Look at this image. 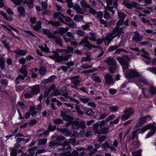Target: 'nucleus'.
Here are the masks:
<instances>
[{
  "instance_id": "f257e3e1",
  "label": "nucleus",
  "mask_w": 156,
  "mask_h": 156,
  "mask_svg": "<svg viewBox=\"0 0 156 156\" xmlns=\"http://www.w3.org/2000/svg\"><path fill=\"white\" fill-rule=\"evenodd\" d=\"M116 59L122 66L123 71L126 74V76L127 77L131 78L133 77H140L139 82L144 84L147 83L146 79L136 70H127V68L129 67V64L127 61H130V58L128 56H124L123 58L118 57Z\"/></svg>"
},
{
  "instance_id": "f03ea898",
  "label": "nucleus",
  "mask_w": 156,
  "mask_h": 156,
  "mask_svg": "<svg viewBox=\"0 0 156 156\" xmlns=\"http://www.w3.org/2000/svg\"><path fill=\"white\" fill-rule=\"evenodd\" d=\"M118 16L119 18L116 24L115 28L111 33L107 34L106 37L103 39L105 45L108 46L112 39L118 36V37L120 36L121 34L123 33L124 31V27H120V26L124 23V20L126 17V15L121 12H118Z\"/></svg>"
},
{
  "instance_id": "7ed1b4c3",
  "label": "nucleus",
  "mask_w": 156,
  "mask_h": 156,
  "mask_svg": "<svg viewBox=\"0 0 156 156\" xmlns=\"http://www.w3.org/2000/svg\"><path fill=\"white\" fill-rule=\"evenodd\" d=\"M61 115L64 120L69 122L66 124L67 126L69 125L68 123H72L73 124L72 127L73 129H77L80 127L82 129L85 128L86 126L84 121L79 122L78 120L73 121L72 118L66 115L65 113L62 111L61 112Z\"/></svg>"
},
{
  "instance_id": "20e7f679",
  "label": "nucleus",
  "mask_w": 156,
  "mask_h": 156,
  "mask_svg": "<svg viewBox=\"0 0 156 156\" xmlns=\"http://www.w3.org/2000/svg\"><path fill=\"white\" fill-rule=\"evenodd\" d=\"M96 36L95 34L93 33H90L87 36H85L83 39L82 40L80 43L79 45H81L84 44V46L87 47L88 48L91 49L92 47L97 48L96 46L92 45L88 41V38L91 41H96Z\"/></svg>"
},
{
  "instance_id": "39448f33",
  "label": "nucleus",
  "mask_w": 156,
  "mask_h": 156,
  "mask_svg": "<svg viewBox=\"0 0 156 156\" xmlns=\"http://www.w3.org/2000/svg\"><path fill=\"white\" fill-rule=\"evenodd\" d=\"M149 129H150L151 130L147 133L146 136V138H149L152 135H153L155 131V127L154 125L152 124H148L140 130L137 129L133 131L132 134L133 138V139L136 137V133L138 131H139V132H140V131L142 132H144Z\"/></svg>"
},
{
  "instance_id": "423d86ee",
  "label": "nucleus",
  "mask_w": 156,
  "mask_h": 156,
  "mask_svg": "<svg viewBox=\"0 0 156 156\" xmlns=\"http://www.w3.org/2000/svg\"><path fill=\"white\" fill-rule=\"evenodd\" d=\"M53 52L54 55L49 56V57L56 62H60L63 60L67 61L71 57V55H70L61 57L59 56L58 52L56 51H54Z\"/></svg>"
},
{
  "instance_id": "0eeeda50",
  "label": "nucleus",
  "mask_w": 156,
  "mask_h": 156,
  "mask_svg": "<svg viewBox=\"0 0 156 156\" xmlns=\"http://www.w3.org/2000/svg\"><path fill=\"white\" fill-rule=\"evenodd\" d=\"M62 147L59 149L58 151H63L62 153H60L59 155L61 156H71V152L69 151H66L65 149H68L69 150L70 149L71 147L70 145H68V143L66 141L64 142L62 144Z\"/></svg>"
},
{
  "instance_id": "6e6552de",
  "label": "nucleus",
  "mask_w": 156,
  "mask_h": 156,
  "mask_svg": "<svg viewBox=\"0 0 156 156\" xmlns=\"http://www.w3.org/2000/svg\"><path fill=\"white\" fill-rule=\"evenodd\" d=\"M26 66L25 65H23L22 66L21 69L20 70V72L24 75L23 76L20 75L17 77L16 78L15 80L16 83V84L19 83L18 80H19L20 79V80H22L25 78L27 74V72L26 70Z\"/></svg>"
},
{
  "instance_id": "1a4fd4ad",
  "label": "nucleus",
  "mask_w": 156,
  "mask_h": 156,
  "mask_svg": "<svg viewBox=\"0 0 156 156\" xmlns=\"http://www.w3.org/2000/svg\"><path fill=\"white\" fill-rule=\"evenodd\" d=\"M133 109L131 108H127L125 111V114L122 115L121 119L125 121L129 118L133 113Z\"/></svg>"
},
{
  "instance_id": "9d476101",
  "label": "nucleus",
  "mask_w": 156,
  "mask_h": 156,
  "mask_svg": "<svg viewBox=\"0 0 156 156\" xmlns=\"http://www.w3.org/2000/svg\"><path fill=\"white\" fill-rule=\"evenodd\" d=\"M73 9L76 10L77 13L80 14H83L87 10L86 8H81L79 5L78 4H76L73 6Z\"/></svg>"
},
{
  "instance_id": "9b49d317",
  "label": "nucleus",
  "mask_w": 156,
  "mask_h": 156,
  "mask_svg": "<svg viewBox=\"0 0 156 156\" xmlns=\"http://www.w3.org/2000/svg\"><path fill=\"white\" fill-rule=\"evenodd\" d=\"M113 1V0H106L107 5L106 6L102 3V5L103 6L105 7V9L106 10L108 9V11H111L112 12V13L114 14L115 13V12L113 10V7H110L109 6L110 5H112Z\"/></svg>"
},
{
  "instance_id": "f8f14e48",
  "label": "nucleus",
  "mask_w": 156,
  "mask_h": 156,
  "mask_svg": "<svg viewBox=\"0 0 156 156\" xmlns=\"http://www.w3.org/2000/svg\"><path fill=\"white\" fill-rule=\"evenodd\" d=\"M123 4L128 9H131L133 7L137 8L139 7L138 5L135 2H132L131 3L127 1H124Z\"/></svg>"
},
{
  "instance_id": "ddd939ff",
  "label": "nucleus",
  "mask_w": 156,
  "mask_h": 156,
  "mask_svg": "<svg viewBox=\"0 0 156 156\" xmlns=\"http://www.w3.org/2000/svg\"><path fill=\"white\" fill-rule=\"evenodd\" d=\"M142 52L144 53V55H141L143 56L144 58V60L145 62L147 64H150L151 63V59L149 57L148 53L145 51L144 49H142Z\"/></svg>"
},
{
  "instance_id": "4468645a",
  "label": "nucleus",
  "mask_w": 156,
  "mask_h": 156,
  "mask_svg": "<svg viewBox=\"0 0 156 156\" xmlns=\"http://www.w3.org/2000/svg\"><path fill=\"white\" fill-rule=\"evenodd\" d=\"M108 67L117 65L115 60L112 57H109L105 61Z\"/></svg>"
},
{
  "instance_id": "2eb2a0df",
  "label": "nucleus",
  "mask_w": 156,
  "mask_h": 156,
  "mask_svg": "<svg viewBox=\"0 0 156 156\" xmlns=\"http://www.w3.org/2000/svg\"><path fill=\"white\" fill-rule=\"evenodd\" d=\"M106 80L105 83L107 85H112L113 83V78L111 75L109 74H106L105 75Z\"/></svg>"
},
{
  "instance_id": "dca6fc26",
  "label": "nucleus",
  "mask_w": 156,
  "mask_h": 156,
  "mask_svg": "<svg viewBox=\"0 0 156 156\" xmlns=\"http://www.w3.org/2000/svg\"><path fill=\"white\" fill-rule=\"evenodd\" d=\"M64 19L67 22L66 23L67 25L73 28L76 26V24L73 21L71 20L69 17L65 16Z\"/></svg>"
},
{
  "instance_id": "f3484780",
  "label": "nucleus",
  "mask_w": 156,
  "mask_h": 156,
  "mask_svg": "<svg viewBox=\"0 0 156 156\" xmlns=\"http://www.w3.org/2000/svg\"><path fill=\"white\" fill-rule=\"evenodd\" d=\"M73 48H71L69 46L67 47L66 49H57V51L58 52L64 53H69L73 51Z\"/></svg>"
},
{
  "instance_id": "a211bd4d",
  "label": "nucleus",
  "mask_w": 156,
  "mask_h": 156,
  "mask_svg": "<svg viewBox=\"0 0 156 156\" xmlns=\"http://www.w3.org/2000/svg\"><path fill=\"white\" fill-rule=\"evenodd\" d=\"M54 17L57 18V19L62 23H65L64 20L65 16L62 14H61L60 12L55 13L54 14Z\"/></svg>"
},
{
  "instance_id": "6ab92c4d",
  "label": "nucleus",
  "mask_w": 156,
  "mask_h": 156,
  "mask_svg": "<svg viewBox=\"0 0 156 156\" xmlns=\"http://www.w3.org/2000/svg\"><path fill=\"white\" fill-rule=\"evenodd\" d=\"M134 34V36L132 39L133 41L139 42L142 40V37L140 36L139 34L137 32H135Z\"/></svg>"
},
{
  "instance_id": "aec40b11",
  "label": "nucleus",
  "mask_w": 156,
  "mask_h": 156,
  "mask_svg": "<svg viewBox=\"0 0 156 156\" xmlns=\"http://www.w3.org/2000/svg\"><path fill=\"white\" fill-rule=\"evenodd\" d=\"M70 79L71 80L72 83L76 85H78L80 83L79 76H78L71 77Z\"/></svg>"
},
{
  "instance_id": "412c9836",
  "label": "nucleus",
  "mask_w": 156,
  "mask_h": 156,
  "mask_svg": "<svg viewBox=\"0 0 156 156\" xmlns=\"http://www.w3.org/2000/svg\"><path fill=\"white\" fill-rule=\"evenodd\" d=\"M43 33L47 35L48 37L52 38H55V36L53 35L52 33H50L49 31L46 29H42Z\"/></svg>"
},
{
  "instance_id": "4be33fe9",
  "label": "nucleus",
  "mask_w": 156,
  "mask_h": 156,
  "mask_svg": "<svg viewBox=\"0 0 156 156\" xmlns=\"http://www.w3.org/2000/svg\"><path fill=\"white\" fill-rule=\"evenodd\" d=\"M18 12L19 13L20 16H23L25 15V11L24 8L22 7L19 6L17 8Z\"/></svg>"
},
{
  "instance_id": "5701e85b",
  "label": "nucleus",
  "mask_w": 156,
  "mask_h": 156,
  "mask_svg": "<svg viewBox=\"0 0 156 156\" xmlns=\"http://www.w3.org/2000/svg\"><path fill=\"white\" fill-rule=\"evenodd\" d=\"M55 78L54 76H51L47 79L43 80L42 81V83L44 84H46L49 82L53 81Z\"/></svg>"
},
{
  "instance_id": "b1692460",
  "label": "nucleus",
  "mask_w": 156,
  "mask_h": 156,
  "mask_svg": "<svg viewBox=\"0 0 156 156\" xmlns=\"http://www.w3.org/2000/svg\"><path fill=\"white\" fill-rule=\"evenodd\" d=\"M40 89V88L39 86L37 85L34 86L31 90V91L34 95L39 92Z\"/></svg>"
},
{
  "instance_id": "393cba45",
  "label": "nucleus",
  "mask_w": 156,
  "mask_h": 156,
  "mask_svg": "<svg viewBox=\"0 0 156 156\" xmlns=\"http://www.w3.org/2000/svg\"><path fill=\"white\" fill-rule=\"evenodd\" d=\"M15 52L17 54H19L21 55H25L27 53V51L25 50H21L18 49L15 51Z\"/></svg>"
},
{
  "instance_id": "a878e982",
  "label": "nucleus",
  "mask_w": 156,
  "mask_h": 156,
  "mask_svg": "<svg viewBox=\"0 0 156 156\" xmlns=\"http://www.w3.org/2000/svg\"><path fill=\"white\" fill-rule=\"evenodd\" d=\"M109 71L111 73H114L118 69V65H117L108 67Z\"/></svg>"
},
{
  "instance_id": "bb28decb",
  "label": "nucleus",
  "mask_w": 156,
  "mask_h": 156,
  "mask_svg": "<svg viewBox=\"0 0 156 156\" xmlns=\"http://www.w3.org/2000/svg\"><path fill=\"white\" fill-rule=\"evenodd\" d=\"M148 117H149V116H147V117H143L140 118L139 120V123L137 124V126H139L142 125L146 121V119Z\"/></svg>"
},
{
  "instance_id": "cd10ccee",
  "label": "nucleus",
  "mask_w": 156,
  "mask_h": 156,
  "mask_svg": "<svg viewBox=\"0 0 156 156\" xmlns=\"http://www.w3.org/2000/svg\"><path fill=\"white\" fill-rule=\"evenodd\" d=\"M41 28V22L38 21L37 22L35 26L33 27V29L35 31L38 30Z\"/></svg>"
},
{
  "instance_id": "c85d7f7f",
  "label": "nucleus",
  "mask_w": 156,
  "mask_h": 156,
  "mask_svg": "<svg viewBox=\"0 0 156 156\" xmlns=\"http://www.w3.org/2000/svg\"><path fill=\"white\" fill-rule=\"evenodd\" d=\"M55 86L54 84H52L51 87L50 89L47 90L44 92V96L46 97L48 95L50 92L52 90L55 89Z\"/></svg>"
},
{
  "instance_id": "c756f323",
  "label": "nucleus",
  "mask_w": 156,
  "mask_h": 156,
  "mask_svg": "<svg viewBox=\"0 0 156 156\" xmlns=\"http://www.w3.org/2000/svg\"><path fill=\"white\" fill-rule=\"evenodd\" d=\"M33 0H29L28 1H23V3H27L28 7L29 8H32L34 7V4H33Z\"/></svg>"
},
{
  "instance_id": "7c9ffc66",
  "label": "nucleus",
  "mask_w": 156,
  "mask_h": 156,
  "mask_svg": "<svg viewBox=\"0 0 156 156\" xmlns=\"http://www.w3.org/2000/svg\"><path fill=\"white\" fill-rule=\"evenodd\" d=\"M35 108L34 106H30V112L31 115L33 116H35L37 113V112L35 111Z\"/></svg>"
},
{
  "instance_id": "2f4dec72",
  "label": "nucleus",
  "mask_w": 156,
  "mask_h": 156,
  "mask_svg": "<svg viewBox=\"0 0 156 156\" xmlns=\"http://www.w3.org/2000/svg\"><path fill=\"white\" fill-rule=\"evenodd\" d=\"M74 19L76 22H79L83 20V17L81 15H76L74 16Z\"/></svg>"
},
{
  "instance_id": "473e14b6",
  "label": "nucleus",
  "mask_w": 156,
  "mask_h": 156,
  "mask_svg": "<svg viewBox=\"0 0 156 156\" xmlns=\"http://www.w3.org/2000/svg\"><path fill=\"white\" fill-rule=\"evenodd\" d=\"M91 24V23H88L86 24L85 25H83L81 27L84 30H90V25Z\"/></svg>"
},
{
  "instance_id": "72a5a7b5",
  "label": "nucleus",
  "mask_w": 156,
  "mask_h": 156,
  "mask_svg": "<svg viewBox=\"0 0 156 156\" xmlns=\"http://www.w3.org/2000/svg\"><path fill=\"white\" fill-rule=\"evenodd\" d=\"M119 108L116 106H110L109 107V109L111 112H116L118 109Z\"/></svg>"
},
{
  "instance_id": "f704fd0d",
  "label": "nucleus",
  "mask_w": 156,
  "mask_h": 156,
  "mask_svg": "<svg viewBox=\"0 0 156 156\" xmlns=\"http://www.w3.org/2000/svg\"><path fill=\"white\" fill-rule=\"evenodd\" d=\"M80 4L84 8H90V5H88L87 3L86 2L82 0L80 1Z\"/></svg>"
},
{
  "instance_id": "c9c22d12",
  "label": "nucleus",
  "mask_w": 156,
  "mask_h": 156,
  "mask_svg": "<svg viewBox=\"0 0 156 156\" xmlns=\"http://www.w3.org/2000/svg\"><path fill=\"white\" fill-rule=\"evenodd\" d=\"M62 95L63 97H60V99L61 100L63 101H66L68 98H69L70 97H69L66 94H62Z\"/></svg>"
},
{
  "instance_id": "e433bc0d",
  "label": "nucleus",
  "mask_w": 156,
  "mask_h": 156,
  "mask_svg": "<svg viewBox=\"0 0 156 156\" xmlns=\"http://www.w3.org/2000/svg\"><path fill=\"white\" fill-rule=\"evenodd\" d=\"M68 30V27H66L64 28L63 27L60 28L59 30V33L60 34H62L67 32Z\"/></svg>"
},
{
  "instance_id": "4c0bfd02",
  "label": "nucleus",
  "mask_w": 156,
  "mask_h": 156,
  "mask_svg": "<svg viewBox=\"0 0 156 156\" xmlns=\"http://www.w3.org/2000/svg\"><path fill=\"white\" fill-rule=\"evenodd\" d=\"M109 130V129L108 128L104 127L101 129V130L100 131V134H106L108 132Z\"/></svg>"
},
{
  "instance_id": "58836bf2",
  "label": "nucleus",
  "mask_w": 156,
  "mask_h": 156,
  "mask_svg": "<svg viewBox=\"0 0 156 156\" xmlns=\"http://www.w3.org/2000/svg\"><path fill=\"white\" fill-rule=\"evenodd\" d=\"M34 95V94L31 90L29 92L25 93L24 94V96L26 98H29L32 97Z\"/></svg>"
},
{
  "instance_id": "ea45409f",
  "label": "nucleus",
  "mask_w": 156,
  "mask_h": 156,
  "mask_svg": "<svg viewBox=\"0 0 156 156\" xmlns=\"http://www.w3.org/2000/svg\"><path fill=\"white\" fill-rule=\"evenodd\" d=\"M141 150H138L135 152H132V155L133 156H141Z\"/></svg>"
},
{
  "instance_id": "a19ab883",
  "label": "nucleus",
  "mask_w": 156,
  "mask_h": 156,
  "mask_svg": "<svg viewBox=\"0 0 156 156\" xmlns=\"http://www.w3.org/2000/svg\"><path fill=\"white\" fill-rule=\"evenodd\" d=\"M120 47V45L111 46L109 47L108 50L110 51H112Z\"/></svg>"
},
{
  "instance_id": "79ce46f5",
  "label": "nucleus",
  "mask_w": 156,
  "mask_h": 156,
  "mask_svg": "<svg viewBox=\"0 0 156 156\" xmlns=\"http://www.w3.org/2000/svg\"><path fill=\"white\" fill-rule=\"evenodd\" d=\"M44 48L43 47L39 46V47L40 48L42 51H44L45 52H48L49 51V49L47 47L46 45L44 44Z\"/></svg>"
},
{
  "instance_id": "37998d69",
  "label": "nucleus",
  "mask_w": 156,
  "mask_h": 156,
  "mask_svg": "<svg viewBox=\"0 0 156 156\" xmlns=\"http://www.w3.org/2000/svg\"><path fill=\"white\" fill-rule=\"evenodd\" d=\"M39 72L42 75H45L46 72V69L44 67H41L39 69Z\"/></svg>"
},
{
  "instance_id": "c03bdc74",
  "label": "nucleus",
  "mask_w": 156,
  "mask_h": 156,
  "mask_svg": "<svg viewBox=\"0 0 156 156\" xmlns=\"http://www.w3.org/2000/svg\"><path fill=\"white\" fill-rule=\"evenodd\" d=\"M4 62L3 58H0V66L2 69L4 68Z\"/></svg>"
},
{
  "instance_id": "a18cd8bd",
  "label": "nucleus",
  "mask_w": 156,
  "mask_h": 156,
  "mask_svg": "<svg viewBox=\"0 0 156 156\" xmlns=\"http://www.w3.org/2000/svg\"><path fill=\"white\" fill-rule=\"evenodd\" d=\"M48 23L51 24L53 26H55L56 27H58V26H59L60 24V23L58 21H56L55 22H54L53 21H48Z\"/></svg>"
},
{
  "instance_id": "49530a36",
  "label": "nucleus",
  "mask_w": 156,
  "mask_h": 156,
  "mask_svg": "<svg viewBox=\"0 0 156 156\" xmlns=\"http://www.w3.org/2000/svg\"><path fill=\"white\" fill-rule=\"evenodd\" d=\"M38 144L41 145L45 144L47 141V139H41L38 140Z\"/></svg>"
},
{
  "instance_id": "de8ad7c7",
  "label": "nucleus",
  "mask_w": 156,
  "mask_h": 156,
  "mask_svg": "<svg viewBox=\"0 0 156 156\" xmlns=\"http://www.w3.org/2000/svg\"><path fill=\"white\" fill-rule=\"evenodd\" d=\"M39 2L41 3L42 9H46V8L47 6V1H42Z\"/></svg>"
},
{
  "instance_id": "09e8293b",
  "label": "nucleus",
  "mask_w": 156,
  "mask_h": 156,
  "mask_svg": "<svg viewBox=\"0 0 156 156\" xmlns=\"http://www.w3.org/2000/svg\"><path fill=\"white\" fill-rule=\"evenodd\" d=\"M11 150V156H16V151L15 149L14 148H11L10 149Z\"/></svg>"
},
{
  "instance_id": "8fccbe9b",
  "label": "nucleus",
  "mask_w": 156,
  "mask_h": 156,
  "mask_svg": "<svg viewBox=\"0 0 156 156\" xmlns=\"http://www.w3.org/2000/svg\"><path fill=\"white\" fill-rule=\"evenodd\" d=\"M105 9L104 17L105 19L107 20L109 19H110V16L109 14L107 12V11L108 10L107 9L106 10Z\"/></svg>"
},
{
  "instance_id": "3c124183",
  "label": "nucleus",
  "mask_w": 156,
  "mask_h": 156,
  "mask_svg": "<svg viewBox=\"0 0 156 156\" xmlns=\"http://www.w3.org/2000/svg\"><path fill=\"white\" fill-rule=\"evenodd\" d=\"M51 94L54 96H57L61 95V93L58 89H56L53 91Z\"/></svg>"
},
{
  "instance_id": "603ef678",
  "label": "nucleus",
  "mask_w": 156,
  "mask_h": 156,
  "mask_svg": "<svg viewBox=\"0 0 156 156\" xmlns=\"http://www.w3.org/2000/svg\"><path fill=\"white\" fill-rule=\"evenodd\" d=\"M150 91L151 94H155L156 93V88L154 87H152L150 88Z\"/></svg>"
},
{
  "instance_id": "864d4df0",
  "label": "nucleus",
  "mask_w": 156,
  "mask_h": 156,
  "mask_svg": "<svg viewBox=\"0 0 156 156\" xmlns=\"http://www.w3.org/2000/svg\"><path fill=\"white\" fill-rule=\"evenodd\" d=\"M17 106L20 108H24L26 107V106L23 102H19L18 103Z\"/></svg>"
},
{
  "instance_id": "5fc2aeb1",
  "label": "nucleus",
  "mask_w": 156,
  "mask_h": 156,
  "mask_svg": "<svg viewBox=\"0 0 156 156\" xmlns=\"http://www.w3.org/2000/svg\"><path fill=\"white\" fill-rule=\"evenodd\" d=\"M115 116L114 115H111L108 116L105 119L106 122H108L110 120L114 119L115 118Z\"/></svg>"
},
{
  "instance_id": "6e6d98bb",
  "label": "nucleus",
  "mask_w": 156,
  "mask_h": 156,
  "mask_svg": "<svg viewBox=\"0 0 156 156\" xmlns=\"http://www.w3.org/2000/svg\"><path fill=\"white\" fill-rule=\"evenodd\" d=\"M110 147L109 144L107 142H105L102 144V148L103 150H105L107 148H109Z\"/></svg>"
},
{
  "instance_id": "4d7b16f0",
  "label": "nucleus",
  "mask_w": 156,
  "mask_h": 156,
  "mask_svg": "<svg viewBox=\"0 0 156 156\" xmlns=\"http://www.w3.org/2000/svg\"><path fill=\"white\" fill-rule=\"evenodd\" d=\"M67 36L69 37V41H73L74 40V37L71 33L68 32Z\"/></svg>"
},
{
  "instance_id": "13d9d810",
  "label": "nucleus",
  "mask_w": 156,
  "mask_h": 156,
  "mask_svg": "<svg viewBox=\"0 0 156 156\" xmlns=\"http://www.w3.org/2000/svg\"><path fill=\"white\" fill-rule=\"evenodd\" d=\"M141 21L144 23H146L148 25L152 26L153 25L152 23H150L149 20L146 21L145 19L144 18H142Z\"/></svg>"
},
{
  "instance_id": "bf43d9fd",
  "label": "nucleus",
  "mask_w": 156,
  "mask_h": 156,
  "mask_svg": "<svg viewBox=\"0 0 156 156\" xmlns=\"http://www.w3.org/2000/svg\"><path fill=\"white\" fill-rule=\"evenodd\" d=\"M92 59V58H90V55H88L87 57L83 58L81 60V62H82L83 61H85L88 60H89L90 61Z\"/></svg>"
},
{
  "instance_id": "052dcab7",
  "label": "nucleus",
  "mask_w": 156,
  "mask_h": 156,
  "mask_svg": "<svg viewBox=\"0 0 156 156\" xmlns=\"http://www.w3.org/2000/svg\"><path fill=\"white\" fill-rule=\"evenodd\" d=\"M94 149L93 147L91 146H89L87 147V149L90 152H91L90 154L92 155L94 153Z\"/></svg>"
},
{
  "instance_id": "680f3d73",
  "label": "nucleus",
  "mask_w": 156,
  "mask_h": 156,
  "mask_svg": "<svg viewBox=\"0 0 156 156\" xmlns=\"http://www.w3.org/2000/svg\"><path fill=\"white\" fill-rule=\"evenodd\" d=\"M98 124H95L94 126V129L95 130V133H98L100 134V131L98 130Z\"/></svg>"
},
{
  "instance_id": "e2e57ef3",
  "label": "nucleus",
  "mask_w": 156,
  "mask_h": 156,
  "mask_svg": "<svg viewBox=\"0 0 156 156\" xmlns=\"http://www.w3.org/2000/svg\"><path fill=\"white\" fill-rule=\"evenodd\" d=\"M73 0H66V2L68 3L67 6L69 8L73 7V4L72 2Z\"/></svg>"
},
{
  "instance_id": "0e129e2a",
  "label": "nucleus",
  "mask_w": 156,
  "mask_h": 156,
  "mask_svg": "<svg viewBox=\"0 0 156 156\" xmlns=\"http://www.w3.org/2000/svg\"><path fill=\"white\" fill-rule=\"evenodd\" d=\"M14 4L16 5H19L20 4L23 0H11Z\"/></svg>"
},
{
  "instance_id": "69168bd1",
  "label": "nucleus",
  "mask_w": 156,
  "mask_h": 156,
  "mask_svg": "<svg viewBox=\"0 0 156 156\" xmlns=\"http://www.w3.org/2000/svg\"><path fill=\"white\" fill-rule=\"evenodd\" d=\"M55 42L56 43L59 45L62 46V44L61 39L59 38H57L55 36Z\"/></svg>"
},
{
  "instance_id": "338daca9",
  "label": "nucleus",
  "mask_w": 156,
  "mask_h": 156,
  "mask_svg": "<svg viewBox=\"0 0 156 156\" xmlns=\"http://www.w3.org/2000/svg\"><path fill=\"white\" fill-rule=\"evenodd\" d=\"M133 146L134 147L135 149L139 147L140 144L139 141H137L136 142L132 144Z\"/></svg>"
},
{
  "instance_id": "774afa93",
  "label": "nucleus",
  "mask_w": 156,
  "mask_h": 156,
  "mask_svg": "<svg viewBox=\"0 0 156 156\" xmlns=\"http://www.w3.org/2000/svg\"><path fill=\"white\" fill-rule=\"evenodd\" d=\"M147 70L156 74V68H148L147 69Z\"/></svg>"
}]
</instances>
